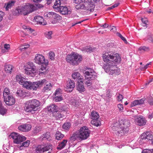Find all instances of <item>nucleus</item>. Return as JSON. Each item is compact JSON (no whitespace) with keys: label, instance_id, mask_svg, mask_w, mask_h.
Wrapping results in <instances>:
<instances>
[{"label":"nucleus","instance_id":"obj_1","mask_svg":"<svg viewBox=\"0 0 153 153\" xmlns=\"http://www.w3.org/2000/svg\"><path fill=\"white\" fill-rule=\"evenodd\" d=\"M102 57L105 62L103 67L105 72L111 75L114 74L119 75L120 74V69L116 67L121 60V57L118 53L107 52L103 54Z\"/></svg>","mask_w":153,"mask_h":153},{"label":"nucleus","instance_id":"obj_2","mask_svg":"<svg viewBox=\"0 0 153 153\" xmlns=\"http://www.w3.org/2000/svg\"><path fill=\"white\" fill-rule=\"evenodd\" d=\"M100 0H74V2L77 4L75 6L77 9L84 10L90 12L94 10V2L97 3Z\"/></svg>","mask_w":153,"mask_h":153},{"label":"nucleus","instance_id":"obj_3","mask_svg":"<svg viewBox=\"0 0 153 153\" xmlns=\"http://www.w3.org/2000/svg\"><path fill=\"white\" fill-rule=\"evenodd\" d=\"M66 1L67 0H56L53 6L55 10L59 12L62 15L70 14L71 12L68 10L67 7L61 6L62 4H66Z\"/></svg>","mask_w":153,"mask_h":153},{"label":"nucleus","instance_id":"obj_4","mask_svg":"<svg viewBox=\"0 0 153 153\" xmlns=\"http://www.w3.org/2000/svg\"><path fill=\"white\" fill-rule=\"evenodd\" d=\"M84 73L86 79V85L87 86H91L94 80L97 77L96 73L93 69L86 67L85 71Z\"/></svg>","mask_w":153,"mask_h":153},{"label":"nucleus","instance_id":"obj_5","mask_svg":"<svg viewBox=\"0 0 153 153\" xmlns=\"http://www.w3.org/2000/svg\"><path fill=\"white\" fill-rule=\"evenodd\" d=\"M129 126L128 121L124 120L120 123L118 127H114L113 130L115 131V133L117 135H122L127 132L129 130Z\"/></svg>","mask_w":153,"mask_h":153},{"label":"nucleus","instance_id":"obj_6","mask_svg":"<svg viewBox=\"0 0 153 153\" xmlns=\"http://www.w3.org/2000/svg\"><path fill=\"white\" fill-rule=\"evenodd\" d=\"M90 131L88 128L83 126L81 127L77 134H74L71 137V139L75 140L77 139L81 140H85L87 139L89 136Z\"/></svg>","mask_w":153,"mask_h":153},{"label":"nucleus","instance_id":"obj_7","mask_svg":"<svg viewBox=\"0 0 153 153\" xmlns=\"http://www.w3.org/2000/svg\"><path fill=\"white\" fill-rule=\"evenodd\" d=\"M35 10V7L34 5L27 3L25 5L18 7L16 9V13L25 15Z\"/></svg>","mask_w":153,"mask_h":153},{"label":"nucleus","instance_id":"obj_8","mask_svg":"<svg viewBox=\"0 0 153 153\" xmlns=\"http://www.w3.org/2000/svg\"><path fill=\"white\" fill-rule=\"evenodd\" d=\"M82 60V56L75 53H72L68 55L66 57V61L73 65H77Z\"/></svg>","mask_w":153,"mask_h":153},{"label":"nucleus","instance_id":"obj_9","mask_svg":"<svg viewBox=\"0 0 153 153\" xmlns=\"http://www.w3.org/2000/svg\"><path fill=\"white\" fill-rule=\"evenodd\" d=\"M41 104L40 102L36 99L30 100L25 103V109L27 112L35 111Z\"/></svg>","mask_w":153,"mask_h":153},{"label":"nucleus","instance_id":"obj_10","mask_svg":"<svg viewBox=\"0 0 153 153\" xmlns=\"http://www.w3.org/2000/svg\"><path fill=\"white\" fill-rule=\"evenodd\" d=\"M23 68L25 73L27 75L32 77L36 75V67L33 62H29L25 64Z\"/></svg>","mask_w":153,"mask_h":153},{"label":"nucleus","instance_id":"obj_11","mask_svg":"<svg viewBox=\"0 0 153 153\" xmlns=\"http://www.w3.org/2000/svg\"><path fill=\"white\" fill-rule=\"evenodd\" d=\"M34 61L36 64L42 66H47L49 63L48 60L46 59L45 57L41 54L37 53L35 55Z\"/></svg>","mask_w":153,"mask_h":153},{"label":"nucleus","instance_id":"obj_12","mask_svg":"<svg viewBox=\"0 0 153 153\" xmlns=\"http://www.w3.org/2000/svg\"><path fill=\"white\" fill-rule=\"evenodd\" d=\"M140 140V145L142 144L143 143H145L146 140V141L151 140V143L153 145V136L152 134L149 132H146V133H143L141 135Z\"/></svg>","mask_w":153,"mask_h":153},{"label":"nucleus","instance_id":"obj_13","mask_svg":"<svg viewBox=\"0 0 153 153\" xmlns=\"http://www.w3.org/2000/svg\"><path fill=\"white\" fill-rule=\"evenodd\" d=\"M10 136L13 140L14 143L16 144L19 143L26 139V138L24 136L21 135L16 133H12Z\"/></svg>","mask_w":153,"mask_h":153},{"label":"nucleus","instance_id":"obj_14","mask_svg":"<svg viewBox=\"0 0 153 153\" xmlns=\"http://www.w3.org/2000/svg\"><path fill=\"white\" fill-rule=\"evenodd\" d=\"M51 148V146L49 145H39L36 148V151L37 152L43 153L48 151Z\"/></svg>","mask_w":153,"mask_h":153},{"label":"nucleus","instance_id":"obj_15","mask_svg":"<svg viewBox=\"0 0 153 153\" xmlns=\"http://www.w3.org/2000/svg\"><path fill=\"white\" fill-rule=\"evenodd\" d=\"M134 118L135 121L137 125L140 126H143L146 124V120L143 116H136Z\"/></svg>","mask_w":153,"mask_h":153},{"label":"nucleus","instance_id":"obj_16","mask_svg":"<svg viewBox=\"0 0 153 153\" xmlns=\"http://www.w3.org/2000/svg\"><path fill=\"white\" fill-rule=\"evenodd\" d=\"M33 21L37 25H45L46 24V23L43 18L39 16H35L33 19Z\"/></svg>","mask_w":153,"mask_h":153},{"label":"nucleus","instance_id":"obj_17","mask_svg":"<svg viewBox=\"0 0 153 153\" xmlns=\"http://www.w3.org/2000/svg\"><path fill=\"white\" fill-rule=\"evenodd\" d=\"M31 128V126L29 124H22L18 127V129L20 131L25 132L30 131Z\"/></svg>","mask_w":153,"mask_h":153},{"label":"nucleus","instance_id":"obj_18","mask_svg":"<svg viewBox=\"0 0 153 153\" xmlns=\"http://www.w3.org/2000/svg\"><path fill=\"white\" fill-rule=\"evenodd\" d=\"M4 101L7 105H12L15 104V99L11 95L4 98Z\"/></svg>","mask_w":153,"mask_h":153},{"label":"nucleus","instance_id":"obj_19","mask_svg":"<svg viewBox=\"0 0 153 153\" xmlns=\"http://www.w3.org/2000/svg\"><path fill=\"white\" fill-rule=\"evenodd\" d=\"M71 76L74 79L77 80L78 82L84 81L83 76H81L79 72H74L71 75Z\"/></svg>","mask_w":153,"mask_h":153},{"label":"nucleus","instance_id":"obj_20","mask_svg":"<svg viewBox=\"0 0 153 153\" xmlns=\"http://www.w3.org/2000/svg\"><path fill=\"white\" fill-rule=\"evenodd\" d=\"M75 87V84L74 82L71 79H69L67 82L66 87V89L69 90L68 91L69 92H71L73 90Z\"/></svg>","mask_w":153,"mask_h":153},{"label":"nucleus","instance_id":"obj_21","mask_svg":"<svg viewBox=\"0 0 153 153\" xmlns=\"http://www.w3.org/2000/svg\"><path fill=\"white\" fill-rule=\"evenodd\" d=\"M16 80L21 85H22L25 82L26 80V78L25 76H22L20 74H17L16 77Z\"/></svg>","mask_w":153,"mask_h":153},{"label":"nucleus","instance_id":"obj_22","mask_svg":"<svg viewBox=\"0 0 153 153\" xmlns=\"http://www.w3.org/2000/svg\"><path fill=\"white\" fill-rule=\"evenodd\" d=\"M145 100V98H143L139 100H136L131 102V107H132L136 105L143 104Z\"/></svg>","mask_w":153,"mask_h":153},{"label":"nucleus","instance_id":"obj_23","mask_svg":"<svg viewBox=\"0 0 153 153\" xmlns=\"http://www.w3.org/2000/svg\"><path fill=\"white\" fill-rule=\"evenodd\" d=\"M26 93L24 90L21 89H19L17 90L16 93V96L19 97L23 98L26 96Z\"/></svg>","mask_w":153,"mask_h":153},{"label":"nucleus","instance_id":"obj_24","mask_svg":"<svg viewBox=\"0 0 153 153\" xmlns=\"http://www.w3.org/2000/svg\"><path fill=\"white\" fill-rule=\"evenodd\" d=\"M83 81H80L78 82L77 89L80 92H83L85 91V88L83 84Z\"/></svg>","mask_w":153,"mask_h":153},{"label":"nucleus","instance_id":"obj_25","mask_svg":"<svg viewBox=\"0 0 153 153\" xmlns=\"http://www.w3.org/2000/svg\"><path fill=\"white\" fill-rule=\"evenodd\" d=\"M52 88V85L51 83L48 82L47 81V82L45 83V85L42 89V91H47L50 90Z\"/></svg>","mask_w":153,"mask_h":153},{"label":"nucleus","instance_id":"obj_26","mask_svg":"<svg viewBox=\"0 0 153 153\" xmlns=\"http://www.w3.org/2000/svg\"><path fill=\"white\" fill-rule=\"evenodd\" d=\"M53 116L56 119H60L64 117V115L59 111H55L53 113Z\"/></svg>","mask_w":153,"mask_h":153},{"label":"nucleus","instance_id":"obj_27","mask_svg":"<svg viewBox=\"0 0 153 153\" xmlns=\"http://www.w3.org/2000/svg\"><path fill=\"white\" fill-rule=\"evenodd\" d=\"M57 106L54 104H51L48 106L47 111L49 112H54L56 111Z\"/></svg>","mask_w":153,"mask_h":153},{"label":"nucleus","instance_id":"obj_28","mask_svg":"<svg viewBox=\"0 0 153 153\" xmlns=\"http://www.w3.org/2000/svg\"><path fill=\"white\" fill-rule=\"evenodd\" d=\"M38 88L41 87L43 85L47 82V80L46 79H43L36 82Z\"/></svg>","mask_w":153,"mask_h":153},{"label":"nucleus","instance_id":"obj_29","mask_svg":"<svg viewBox=\"0 0 153 153\" xmlns=\"http://www.w3.org/2000/svg\"><path fill=\"white\" fill-rule=\"evenodd\" d=\"M50 137V134L49 132H47L45 134H42L40 137V139L41 140H50L49 139Z\"/></svg>","mask_w":153,"mask_h":153},{"label":"nucleus","instance_id":"obj_30","mask_svg":"<svg viewBox=\"0 0 153 153\" xmlns=\"http://www.w3.org/2000/svg\"><path fill=\"white\" fill-rule=\"evenodd\" d=\"M68 141L67 140H64L63 141L59 144L57 148V149L61 150L63 149L65 146V145Z\"/></svg>","mask_w":153,"mask_h":153},{"label":"nucleus","instance_id":"obj_31","mask_svg":"<svg viewBox=\"0 0 153 153\" xmlns=\"http://www.w3.org/2000/svg\"><path fill=\"white\" fill-rule=\"evenodd\" d=\"M99 117V115L97 112L94 111H92L91 114V118L92 120L98 119Z\"/></svg>","mask_w":153,"mask_h":153},{"label":"nucleus","instance_id":"obj_32","mask_svg":"<svg viewBox=\"0 0 153 153\" xmlns=\"http://www.w3.org/2000/svg\"><path fill=\"white\" fill-rule=\"evenodd\" d=\"M47 66L42 65L37 73L39 75L43 74H45L47 72L46 66Z\"/></svg>","mask_w":153,"mask_h":153},{"label":"nucleus","instance_id":"obj_33","mask_svg":"<svg viewBox=\"0 0 153 153\" xmlns=\"http://www.w3.org/2000/svg\"><path fill=\"white\" fill-rule=\"evenodd\" d=\"M15 3L14 1H9L7 4H6L4 7H5L6 10H7L9 9L11 7L13 6Z\"/></svg>","mask_w":153,"mask_h":153},{"label":"nucleus","instance_id":"obj_34","mask_svg":"<svg viewBox=\"0 0 153 153\" xmlns=\"http://www.w3.org/2000/svg\"><path fill=\"white\" fill-rule=\"evenodd\" d=\"M13 66L11 65H7L5 66V71L7 73L10 74L11 73Z\"/></svg>","mask_w":153,"mask_h":153},{"label":"nucleus","instance_id":"obj_35","mask_svg":"<svg viewBox=\"0 0 153 153\" xmlns=\"http://www.w3.org/2000/svg\"><path fill=\"white\" fill-rule=\"evenodd\" d=\"M53 14L52 19H54V22H57V21L61 19V17L59 14L54 12H53Z\"/></svg>","mask_w":153,"mask_h":153},{"label":"nucleus","instance_id":"obj_36","mask_svg":"<svg viewBox=\"0 0 153 153\" xmlns=\"http://www.w3.org/2000/svg\"><path fill=\"white\" fill-rule=\"evenodd\" d=\"M31 82L29 81H25V82L22 85L23 87L28 90H30V89Z\"/></svg>","mask_w":153,"mask_h":153},{"label":"nucleus","instance_id":"obj_37","mask_svg":"<svg viewBox=\"0 0 153 153\" xmlns=\"http://www.w3.org/2000/svg\"><path fill=\"white\" fill-rule=\"evenodd\" d=\"M6 109L2 105V102L0 101V114L3 115L6 113Z\"/></svg>","mask_w":153,"mask_h":153},{"label":"nucleus","instance_id":"obj_38","mask_svg":"<svg viewBox=\"0 0 153 153\" xmlns=\"http://www.w3.org/2000/svg\"><path fill=\"white\" fill-rule=\"evenodd\" d=\"M10 92L9 89L7 88H5L3 93L4 98L11 95L10 94Z\"/></svg>","mask_w":153,"mask_h":153},{"label":"nucleus","instance_id":"obj_39","mask_svg":"<svg viewBox=\"0 0 153 153\" xmlns=\"http://www.w3.org/2000/svg\"><path fill=\"white\" fill-rule=\"evenodd\" d=\"M145 39L149 42L153 43V35L151 33L148 34L146 37L145 38Z\"/></svg>","mask_w":153,"mask_h":153},{"label":"nucleus","instance_id":"obj_40","mask_svg":"<svg viewBox=\"0 0 153 153\" xmlns=\"http://www.w3.org/2000/svg\"><path fill=\"white\" fill-rule=\"evenodd\" d=\"M91 123L92 125L97 127L100 126L101 124L100 121L98 119L92 120Z\"/></svg>","mask_w":153,"mask_h":153},{"label":"nucleus","instance_id":"obj_41","mask_svg":"<svg viewBox=\"0 0 153 153\" xmlns=\"http://www.w3.org/2000/svg\"><path fill=\"white\" fill-rule=\"evenodd\" d=\"M150 50L149 47L145 46H142L140 47L138 49V51L140 52L148 51Z\"/></svg>","mask_w":153,"mask_h":153},{"label":"nucleus","instance_id":"obj_42","mask_svg":"<svg viewBox=\"0 0 153 153\" xmlns=\"http://www.w3.org/2000/svg\"><path fill=\"white\" fill-rule=\"evenodd\" d=\"M30 89V90H36L38 88L36 82H31Z\"/></svg>","mask_w":153,"mask_h":153},{"label":"nucleus","instance_id":"obj_43","mask_svg":"<svg viewBox=\"0 0 153 153\" xmlns=\"http://www.w3.org/2000/svg\"><path fill=\"white\" fill-rule=\"evenodd\" d=\"M71 126V124L70 123H66L63 125L62 128V129L64 131L68 130L69 129Z\"/></svg>","mask_w":153,"mask_h":153},{"label":"nucleus","instance_id":"obj_44","mask_svg":"<svg viewBox=\"0 0 153 153\" xmlns=\"http://www.w3.org/2000/svg\"><path fill=\"white\" fill-rule=\"evenodd\" d=\"M64 137V135L62 134L59 131H57L56 134V138L57 140L62 139Z\"/></svg>","mask_w":153,"mask_h":153},{"label":"nucleus","instance_id":"obj_45","mask_svg":"<svg viewBox=\"0 0 153 153\" xmlns=\"http://www.w3.org/2000/svg\"><path fill=\"white\" fill-rule=\"evenodd\" d=\"M52 31H47L45 32V36L48 39H51L52 37Z\"/></svg>","mask_w":153,"mask_h":153},{"label":"nucleus","instance_id":"obj_46","mask_svg":"<svg viewBox=\"0 0 153 153\" xmlns=\"http://www.w3.org/2000/svg\"><path fill=\"white\" fill-rule=\"evenodd\" d=\"M53 12H48L45 13L44 14L45 17V18H50L52 19V16Z\"/></svg>","mask_w":153,"mask_h":153},{"label":"nucleus","instance_id":"obj_47","mask_svg":"<svg viewBox=\"0 0 153 153\" xmlns=\"http://www.w3.org/2000/svg\"><path fill=\"white\" fill-rule=\"evenodd\" d=\"M29 47L30 45H29L25 44L20 46L19 50L22 51H24L25 50L29 48Z\"/></svg>","mask_w":153,"mask_h":153},{"label":"nucleus","instance_id":"obj_48","mask_svg":"<svg viewBox=\"0 0 153 153\" xmlns=\"http://www.w3.org/2000/svg\"><path fill=\"white\" fill-rule=\"evenodd\" d=\"M94 50V48H92L88 46L83 48L82 50L85 52L90 53L91 52L93 51Z\"/></svg>","mask_w":153,"mask_h":153},{"label":"nucleus","instance_id":"obj_49","mask_svg":"<svg viewBox=\"0 0 153 153\" xmlns=\"http://www.w3.org/2000/svg\"><path fill=\"white\" fill-rule=\"evenodd\" d=\"M49 56L50 59L51 60H54L55 58V54L54 52L50 51L49 52Z\"/></svg>","mask_w":153,"mask_h":153},{"label":"nucleus","instance_id":"obj_50","mask_svg":"<svg viewBox=\"0 0 153 153\" xmlns=\"http://www.w3.org/2000/svg\"><path fill=\"white\" fill-rule=\"evenodd\" d=\"M63 100L62 97L60 95L55 96L53 100L56 102H59Z\"/></svg>","mask_w":153,"mask_h":153},{"label":"nucleus","instance_id":"obj_51","mask_svg":"<svg viewBox=\"0 0 153 153\" xmlns=\"http://www.w3.org/2000/svg\"><path fill=\"white\" fill-rule=\"evenodd\" d=\"M142 22V25L144 27H147V23L148 22L147 19L146 18H142L141 19Z\"/></svg>","mask_w":153,"mask_h":153},{"label":"nucleus","instance_id":"obj_52","mask_svg":"<svg viewBox=\"0 0 153 153\" xmlns=\"http://www.w3.org/2000/svg\"><path fill=\"white\" fill-rule=\"evenodd\" d=\"M30 141L29 140H27L26 141L22 143L21 146V147H28L30 143Z\"/></svg>","mask_w":153,"mask_h":153},{"label":"nucleus","instance_id":"obj_53","mask_svg":"<svg viewBox=\"0 0 153 153\" xmlns=\"http://www.w3.org/2000/svg\"><path fill=\"white\" fill-rule=\"evenodd\" d=\"M151 62H150L149 63H147L146 65H142L140 67V68L142 70H144L147 68L149 65H151Z\"/></svg>","mask_w":153,"mask_h":153},{"label":"nucleus","instance_id":"obj_54","mask_svg":"<svg viewBox=\"0 0 153 153\" xmlns=\"http://www.w3.org/2000/svg\"><path fill=\"white\" fill-rule=\"evenodd\" d=\"M71 104L74 107H77L78 105V103L76 102L75 99H73L71 100L70 101Z\"/></svg>","mask_w":153,"mask_h":153},{"label":"nucleus","instance_id":"obj_55","mask_svg":"<svg viewBox=\"0 0 153 153\" xmlns=\"http://www.w3.org/2000/svg\"><path fill=\"white\" fill-rule=\"evenodd\" d=\"M142 153H153V149H144Z\"/></svg>","mask_w":153,"mask_h":153},{"label":"nucleus","instance_id":"obj_56","mask_svg":"<svg viewBox=\"0 0 153 153\" xmlns=\"http://www.w3.org/2000/svg\"><path fill=\"white\" fill-rule=\"evenodd\" d=\"M41 130V128L40 127L36 126L33 132L34 133L36 134L40 131Z\"/></svg>","mask_w":153,"mask_h":153},{"label":"nucleus","instance_id":"obj_57","mask_svg":"<svg viewBox=\"0 0 153 153\" xmlns=\"http://www.w3.org/2000/svg\"><path fill=\"white\" fill-rule=\"evenodd\" d=\"M117 35L125 43H127V42L126 39L120 33H117Z\"/></svg>","mask_w":153,"mask_h":153},{"label":"nucleus","instance_id":"obj_58","mask_svg":"<svg viewBox=\"0 0 153 153\" xmlns=\"http://www.w3.org/2000/svg\"><path fill=\"white\" fill-rule=\"evenodd\" d=\"M27 29V30L28 31H29V32L30 33H32V34L34 36H36V35H37L36 32L34 30H33V29H32L31 28H28V29Z\"/></svg>","mask_w":153,"mask_h":153},{"label":"nucleus","instance_id":"obj_59","mask_svg":"<svg viewBox=\"0 0 153 153\" xmlns=\"http://www.w3.org/2000/svg\"><path fill=\"white\" fill-rule=\"evenodd\" d=\"M123 99V97L122 95L119 94L117 96V100L118 101H121Z\"/></svg>","mask_w":153,"mask_h":153},{"label":"nucleus","instance_id":"obj_60","mask_svg":"<svg viewBox=\"0 0 153 153\" xmlns=\"http://www.w3.org/2000/svg\"><path fill=\"white\" fill-rule=\"evenodd\" d=\"M61 91V89L59 88L56 89L55 93H54L55 95H60Z\"/></svg>","mask_w":153,"mask_h":153},{"label":"nucleus","instance_id":"obj_61","mask_svg":"<svg viewBox=\"0 0 153 153\" xmlns=\"http://www.w3.org/2000/svg\"><path fill=\"white\" fill-rule=\"evenodd\" d=\"M117 107L119 110L120 111H123V105L122 104H118L117 105Z\"/></svg>","mask_w":153,"mask_h":153},{"label":"nucleus","instance_id":"obj_62","mask_svg":"<svg viewBox=\"0 0 153 153\" xmlns=\"http://www.w3.org/2000/svg\"><path fill=\"white\" fill-rule=\"evenodd\" d=\"M4 15V13L2 11H0V22L2 20Z\"/></svg>","mask_w":153,"mask_h":153},{"label":"nucleus","instance_id":"obj_63","mask_svg":"<svg viewBox=\"0 0 153 153\" xmlns=\"http://www.w3.org/2000/svg\"><path fill=\"white\" fill-rule=\"evenodd\" d=\"M10 45L9 44H5L4 45V48L8 50L10 49Z\"/></svg>","mask_w":153,"mask_h":153},{"label":"nucleus","instance_id":"obj_64","mask_svg":"<svg viewBox=\"0 0 153 153\" xmlns=\"http://www.w3.org/2000/svg\"><path fill=\"white\" fill-rule=\"evenodd\" d=\"M111 30H112L113 31H115L116 30V27L114 26H110V27Z\"/></svg>","mask_w":153,"mask_h":153}]
</instances>
